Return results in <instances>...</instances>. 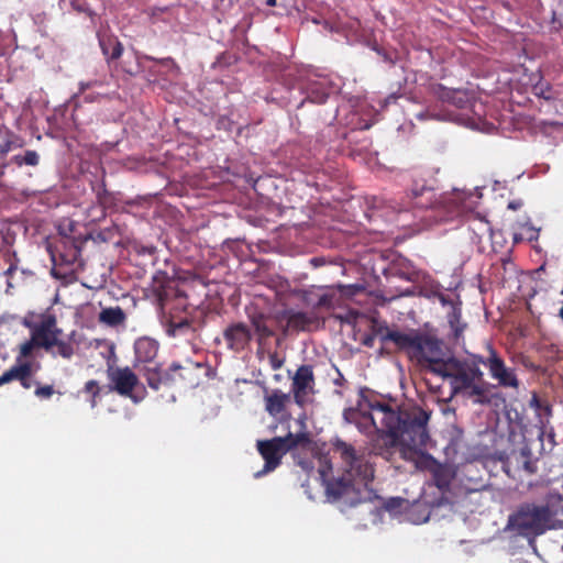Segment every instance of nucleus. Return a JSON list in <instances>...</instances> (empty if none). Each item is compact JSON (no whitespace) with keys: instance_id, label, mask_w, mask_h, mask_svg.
Instances as JSON below:
<instances>
[{"instance_id":"obj_19","label":"nucleus","mask_w":563,"mask_h":563,"mask_svg":"<svg viewBox=\"0 0 563 563\" xmlns=\"http://www.w3.org/2000/svg\"><path fill=\"white\" fill-rule=\"evenodd\" d=\"M247 317L254 330L253 335L256 338L258 345H264L268 339L275 335L269 324L271 316L255 309L247 312Z\"/></svg>"},{"instance_id":"obj_49","label":"nucleus","mask_w":563,"mask_h":563,"mask_svg":"<svg viewBox=\"0 0 563 563\" xmlns=\"http://www.w3.org/2000/svg\"><path fill=\"white\" fill-rule=\"evenodd\" d=\"M521 207H522V201L519 199L511 200L508 202V209H510V210L516 211V210L520 209Z\"/></svg>"},{"instance_id":"obj_27","label":"nucleus","mask_w":563,"mask_h":563,"mask_svg":"<svg viewBox=\"0 0 563 563\" xmlns=\"http://www.w3.org/2000/svg\"><path fill=\"white\" fill-rule=\"evenodd\" d=\"M462 302L459 301V305H453V309L448 313V323L453 333L454 339H460L464 330L466 328V323L462 321Z\"/></svg>"},{"instance_id":"obj_6","label":"nucleus","mask_w":563,"mask_h":563,"mask_svg":"<svg viewBox=\"0 0 563 563\" xmlns=\"http://www.w3.org/2000/svg\"><path fill=\"white\" fill-rule=\"evenodd\" d=\"M552 516L544 505L525 504L509 517L508 526L519 536L537 537L549 530Z\"/></svg>"},{"instance_id":"obj_34","label":"nucleus","mask_w":563,"mask_h":563,"mask_svg":"<svg viewBox=\"0 0 563 563\" xmlns=\"http://www.w3.org/2000/svg\"><path fill=\"white\" fill-rule=\"evenodd\" d=\"M470 229L475 233L478 240H482L484 236L492 235V227L490 223L484 218H474L471 221Z\"/></svg>"},{"instance_id":"obj_35","label":"nucleus","mask_w":563,"mask_h":563,"mask_svg":"<svg viewBox=\"0 0 563 563\" xmlns=\"http://www.w3.org/2000/svg\"><path fill=\"white\" fill-rule=\"evenodd\" d=\"M84 391L88 395H90V406L95 408L98 405V398L100 396L101 387L99 386V383L95 379H90L86 382L84 386Z\"/></svg>"},{"instance_id":"obj_28","label":"nucleus","mask_w":563,"mask_h":563,"mask_svg":"<svg viewBox=\"0 0 563 563\" xmlns=\"http://www.w3.org/2000/svg\"><path fill=\"white\" fill-rule=\"evenodd\" d=\"M30 364V362H22L11 366L0 376V386L8 384L12 380H22L23 376L25 375V371Z\"/></svg>"},{"instance_id":"obj_2","label":"nucleus","mask_w":563,"mask_h":563,"mask_svg":"<svg viewBox=\"0 0 563 563\" xmlns=\"http://www.w3.org/2000/svg\"><path fill=\"white\" fill-rule=\"evenodd\" d=\"M405 199L406 201L397 208L387 203L385 199L373 196L367 199V205L372 209L368 217L386 216L385 208H390L400 216L408 210H412L413 217L419 219L421 223L430 224L431 222L453 220L472 210L471 196L459 190L438 194L433 184L423 179L413 180Z\"/></svg>"},{"instance_id":"obj_24","label":"nucleus","mask_w":563,"mask_h":563,"mask_svg":"<svg viewBox=\"0 0 563 563\" xmlns=\"http://www.w3.org/2000/svg\"><path fill=\"white\" fill-rule=\"evenodd\" d=\"M432 479L434 485L440 490H448L452 479L454 478V471L451 466L445 464H440L437 461H433V467L431 468Z\"/></svg>"},{"instance_id":"obj_50","label":"nucleus","mask_w":563,"mask_h":563,"mask_svg":"<svg viewBox=\"0 0 563 563\" xmlns=\"http://www.w3.org/2000/svg\"><path fill=\"white\" fill-rule=\"evenodd\" d=\"M310 263L314 266V267H319L321 265L324 264V260L322 257H313L310 260Z\"/></svg>"},{"instance_id":"obj_41","label":"nucleus","mask_w":563,"mask_h":563,"mask_svg":"<svg viewBox=\"0 0 563 563\" xmlns=\"http://www.w3.org/2000/svg\"><path fill=\"white\" fill-rule=\"evenodd\" d=\"M54 393L55 390L52 385L40 386L37 384V387L34 390L35 396L41 399H48L54 395Z\"/></svg>"},{"instance_id":"obj_7","label":"nucleus","mask_w":563,"mask_h":563,"mask_svg":"<svg viewBox=\"0 0 563 563\" xmlns=\"http://www.w3.org/2000/svg\"><path fill=\"white\" fill-rule=\"evenodd\" d=\"M48 252L53 263L51 275L65 283L75 280L76 269L80 266L81 253L76 242L66 238L60 239L54 245H48Z\"/></svg>"},{"instance_id":"obj_18","label":"nucleus","mask_w":563,"mask_h":563,"mask_svg":"<svg viewBox=\"0 0 563 563\" xmlns=\"http://www.w3.org/2000/svg\"><path fill=\"white\" fill-rule=\"evenodd\" d=\"M201 363L186 361L185 364L173 363L172 372L177 377V383L184 384L186 387H196L201 379V372L203 371Z\"/></svg>"},{"instance_id":"obj_16","label":"nucleus","mask_w":563,"mask_h":563,"mask_svg":"<svg viewBox=\"0 0 563 563\" xmlns=\"http://www.w3.org/2000/svg\"><path fill=\"white\" fill-rule=\"evenodd\" d=\"M222 338L229 350L240 353L250 345L253 332L244 322H233L223 330Z\"/></svg>"},{"instance_id":"obj_36","label":"nucleus","mask_w":563,"mask_h":563,"mask_svg":"<svg viewBox=\"0 0 563 563\" xmlns=\"http://www.w3.org/2000/svg\"><path fill=\"white\" fill-rule=\"evenodd\" d=\"M96 75H97V78H95V79L79 82V92L80 93H85L88 89H91L95 87H102L107 84V77H106L104 71H102V73L97 71Z\"/></svg>"},{"instance_id":"obj_1","label":"nucleus","mask_w":563,"mask_h":563,"mask_svg":"<svg viewBox=\"0 0 563 563\" xmlns=\"http://www.w3.org/2000/svg\"><path fill=\"white\" fill-rule=\"evenodd\" d=\"M369 409L346 408L343 419L369 438L371 453L390 462L398 446L405 457L407 451L417 453L427 446L430 416L424 410L394 408L380 401L371 402Z\"/></svg>"},{"instance_id":"obj_25","label":"nucleus","mask_w":563,"mask_h":563,"mask_svg":"<svg viewBox=\"0 0 563 563\" xmlns=\"http://www.w3.org/2000/svg\"><path fill=\"white\" fill-rule=\"evenodd\" d=\"M529 406L536 411L539 427L544 429L552 416L551 405L547 400L541 399L536 393H533L529 401Z\"/></svg>"},{"instance_id":"obj_52","label":"nucleus","mask_w":563,"mask_h":563,"mask_svg":"<svg viewBox=\"0 0 563 563\" xmlns=\"http://www.w3.org/2000/svg\"><path fill=\"white\" fill-rule=\"evenodd\" d=\"M345 383V378L341 373H339V377L334 379V384L338 386H342Z\"/></svg>"},{"instance_id":"obj_23","label":"nucleus","mask_w":563,"mask_h":563,"mask_svg":"<svg viewBox=\"0 0 563 563\" xmlns=\"http://www.w3.org/2000/svg\"><path fill=\"white\" fill-rule=\"evenodd\" d=\"M289 401H290L289 394H285L279 389H275L272 391V394H269L268 396L265 397L266 411L271 416H274V417L279 416L285 411L286 406Z\"/></svg>"},{"instance_id":"obj_48","label":"nucleus","mask_w":563,"mask_h":563,"mask_svg":"<svg viewBox=\"0 0 563 563\" xmlns=\"http://www.w3.org/2000/svg\"><path fill=\"white\" fill-rule=\"evenodd\" d=\"M269 363L273 369H279L283 365V361L279 360L276 354L269 356Z\"/></svg>"},{"instance_id":"obj_31","label":"nucleus","mask_w":563,"mask_h":563,"mask_svg":"<svg viewBox=\"0 0 563 563\" xmlns=\"http://www.w3.org/2000/svg\"><path fill=\"white\" fill-rule=\"evenodd\" d=\"M329 93L321 84H311L307 90V97L305 100L322 104L327 101Z\"/></svg>"},{"instance_id":"obj_32","label":"nucleus","mask_w":563,"mask_h":563,"mask_svg":"<svg viewBox=\"0 0 563 563\" xmlns=\"http://www.w3.org/2000/svg\"><path fill=\"white\" fill-rule=\"evenodd\" d=\"M11 163L21 167L23 165L36 166L40 163V155L36 151L27 150L23 154H16L11 158Z\"/></svg>"},{"instance_id":"obj_55","label":"nucleus","mask_w":563,"mask_h":563,"mask_svg":"<svg viewBox=\"0 0 563 563\" xmlns=\"http://www.w3.org/2000/svg\"><path fill=\"white\" fill-rule=\"evenodd\" d=\"M266 4L268 7H275L276 5V0H266Z\"/></svg>"},{"instance_id":"obj_39","label":"nucleus","mask_w":563,"mask_h":563,"mask_svg":"<svg viewBox=\"0 0 563 563\" xmlns=\"http://www.w3.org/2000/svg\"><path fill=\"white\" fill-rule=\"evenodd\" d=\"M54 346L57 347V354L64 358H70L74 355V346L69 342L57 339Z\"/></svg>"},{"instance_id":"obj_56","label":"nucleus","mask_w":563,"mask_h":563,"mask_svg":"<svg viewBox=\"0 0 563 563\" xmlns=\"http://www.w3.org/2000/svg\"><path fill=\"white\" fill-rule=\"evenodd\" d=\"M559 317L563 320V301H562V307L559 310Z\"/></svg>"},{"instance_id":"obj_46","label":"nucleus","mask_w":563,"mask_h":563,"mask_svg":"<svg viewBox=\"0 0 563 563\" xmlns=\"http://www.w3.org/2000/svg\"><path fill=\"white\" fill-rule=\"evenodd\" d=\"M437 298L441 302L442 306H450L453 309V305H459V302H454L449 296L439 292L437 294Z\"/></svg>"},{"instance_id":"obj_45","label":"nucleus","mask_w":563,"mask_h":563,"mask_svg":"<svg viewBox=\"0 0 563 563\" xmlns=\"http://www.w3.org/2000/svg\"><path fill=\"white\" fill-rule=\"evenodd\" d=\"M404 503V499L400 498V497H397V498H390L386 504H385V508L389 511L391 510H396L397 508H399L401 506V504Z\"/></svg>"},{"instance_id":"obj_33","label":"nucleus","mask_w":563,"mask_h":563,"mask_svg":"<svg viewBox=\"0 0 563 563\" xmlns=\"http://www.w3.org/2000/svg\"><path fill=\"white\" fill-rule=\"evenodd\" d=\"M544 508H549L550 512H552L551 522L549 523L550 529H559L563 527V506L560 501L556 503H547Z\"/></svg>"},{"instance_id":"obj_58","label":"nucleus","mask_w":563,"mask_h":563,"mask_svg":"<svg viewBox=\"0 0 563 563\" xmlns=\"http://www.w3.org/2000/svg\"><path fill=\"white\" fill-rule=\"evenodd\" d=\"M562 550H563V544H562Z\"/></svg>"},{"instance_id":"obj_17","label":"nucleus","mask_w":563,"mask_h":563,"mask_svg":"<svg viewBox=\"0 0 563 563\" xmlns=\"http://www.w3.org/2000/svg\"><path fill=\"white\" fill-rule=\"evenodd\" d=\"M430 92L441 102L460 109L466 108L474 99V93L467 89H451L441 84L431 85Z\"/></svg>"},{"instance_id":"obj_42","label":"nucleus","mask_w":563,"mask_h":563,"mask_svg":"<svg viewBox=\"0 0 563 563\" xmlns=\"http://www.w3.org/2000/svg\"><path fill=\"white\" fill-rule=\"evenodd\" d=\"M19 383L25 389H30L33 385H37V383L32 379V364L27 366L25 375L22 380H19Z\"/></svg>"},{"instance_id":"obj_12","label":"nucleus","mask_w":563,"mask_h":563,"mask_svg":"<svg viewBox=\"0 0 563 563\" xmlns=\"http://www.w3.org/2000/svg\"><path fill=\"white\" fill-rule=\"evenodd\" d=\"M314 374L313 367L308 364L300 365L291 382V391L295 402L303 407L308 401V395L313 393Z\"/></svg>"},{"instance_id":"obj_29","label":"nucleus","mask_w":563,"mask_h":563,"mask_svg":"<svg viewBox=\"0 0 563 563\" xmlns=\"http://www.w3.org/2000/svg\"><path fill=\"white\" fill-rule=\"evenodd\" d=\"M99 320L109 325L121 324L125 320V314L120 307L102 309Z\"/></svg>"},{"instance_id":"obj_51","label":"nucleus","mask_w":563,"mask_h":563,"mask_svg":"<svg viewBox=\"0 0 563 563\" xmlns=\"http://www.w3.org/2000/svg\"><path fill=\"white\" fill-rule=\"evenodd\" d=\"M514 244H518L522 241H526L525 238H523V233H514Z\"/></svg>"},{"instance_id":"obj_30","label":"nucleus","mask_w":563,"mask_h":563,"mask_svg":"<svg viewBox=\"0 0 563 563\" xmlns=\"http://www.w3.org/2000/svg\"><path fill=\"white\" fill-rule=\"evenodd\" d=\"M159 368L161 366L156 363L146 364L143 367V377L145 378L147 385L154 390L162 388V380L158 378Z\"/></svg>"},{"instance_id":"obj_22","label":"nucleus","mask_w":563,"mask_h":563,"mask_svg":"<svg viewBox=\"0 0 563 563\" xmlns=\"http://www.w3.org/2000/svg\"><path fill=\"white\" fill-rule=\"evenodd\" d=\"M355 479L344 474L342 477L327 479L324 482L325 492L329 497L333 499H339L353 490V482Z\"/></svg>"},{"instance_id":"obj_4","label":"nucleus","mask_w":563,"mask_h":563,"mask_svg":"<svg viewBox=\"0 0 563 563\" xmlns=\"http://www.w3.org/2000/svg\"><path fill=\"white\" fill-rule=\"evenodd\" d=\"M377 334L382 342L394 343L399 351L407 354L410 361L432 374L449 352L444 342L435 334L419 329L400 332L380 327Z\"/></svg>"},{"instance_id":"obj_44","label":"nucleus","mask_w":563,"mask_h":563,"mask_svg":"<svg viewBox=\"0 0 563 563\" xmlns=\"http://www.w3.org/2000/svg\"><path fill=\"white\" fill-rule=\"evenodd\" d=\"M523 238L526 241H537L539 238V230L532 225H523Z\"/></svg>"},{"instance_id":"obj_3","label":"nucleus","mask_w":563,"mask_h":563,"mask_svg":"<svg viewBox=\"0 0 563 563\" xmlns=\"http://www.w3.org/2000/svg\"><path fill=\"white\" fill-rule=\"evenodd\" d=\"M482 362L484 357L481 355L461 358L448 352L433 374L449 383L451 396L463 395L476 404L485 405L490 401V397L489 385L484 380V373L479 367Z\"/></svg>"},{"instance_id":"obj_20","label":"nucleus","mask_w":563,"mask_h":563,"mask_svg":"<svg viewBox=\"0 0 563 563\" xmlns=\"http://www.w3.org/2000/svg\"><path fill=\"white\" fill-rule=\"evenodd\" d=\"M165 332L169 338H185L192 340L196 338L197 329L192 320L188 318L170 317L165 322Z\"/></svg>"},{"instance_id":"obj_14","label":"nucleus","mask_w":563,"mask_h":563,"mask_svg":"<svg viewBox=\"0 0 563 563\" xmlns=\"http://www.w3.org/2000/svg\"><path fill=\"white\" fill-rule=\"evenodd\" d=\"M537 459L532 457V453L528 446L521 448L518 452H514L504 462V471L508 476L516 478V474L523 472L527 475H533L538 471Z\"/></svg>"},{"instance_id":"obj_21","label":"nucleus","mask_w":563,"mask_h":563,"mask_svg":"<svg viewBox=\"0 0 563 563\" xmlns=\"http://www.w3.org/2000/svg\"><path fill=\"white\" fill-rule=\"evenodd\" d=\"M158 349L159 344L156 340L147 336L140 338L134 343L135 360L145 365L154 363Z\"/></svg>"},{"instance_id":"obj_57","label":"nucleus","mask_w":563,"mask_h":563,"mask_svg":"<svg viewBox=\"0 0 563 563\" xmlns=\"http://www.w3.org/2000/svg\"><path fill=\"white\" fill-rule=\"evenodd\" d=\"M561 294L563 295V288H562V291H561Z\"/></svg>"},{"instance_id":"obj_26","label":"nucleus","mask_w":563,"mask_h":563,"mask_svg":"<svg viewBox=\"0 0 563 563\" xmlns=\"http://www.w3.org/2000/svg\"><path fill=\"white\" fill-rule=\"evenodd\" d=\"M99 44L108 63L119 59L123 53L122 43L112 35H104L99 38Z\"/></svg>"},{"instance_id":"obj_47","label":"nucleus","mask_w":563,"mask_h":563,"mask_svg":"<svg viewBox=\"0 0 563 563\" xmlns=\"http://www.w3.org/2000/svg\"><path fill=\"white\" fill-rule=\"evenodd\" d=\"M107 195H108V191L106 189L104 184L100 185L98 190H97V199H98L100 205L103 206L106 203Z\"/></svg>"},{"instance_id":"obj_15","label":"nucleus","mask_w":563,"mask_h":563,"mask_svg":"<svg viewBox=\"0 0 563 563\" xmlns=\"http://www.w3.org/2000/svg\"><path fill=\"white\" fill-rule=\"evenodd\" d=\"M60 333L62 330L57 328L56 317L54 314H46L38 324L34 325L31 334L35 343H37V347L49 351L57 343Z\"/></svg>"},{"instance_id":"obj_13","label":"nucleus","mask_w":563,"mask_h":563,"mask_svg":"<svg viewBox=\"0 0 563 563\" xmlns=\"http://www.w3.org/2000/svg\"><path fill=\"white\" fill-rule=\"evenodd\" d=\"M302 301L313 310H331L339 300L331 287L311 286L302 291Z\"/></svg>"},{"instance_id":"obj_8","label":"nucleus","mask_w":563,"mask_h":563,"mask_svg":"<svg viewBox=\"0 0 563 563\" xmlns=\"http://www.w3.org/2000/svg\"><path fill=\"white\" fill-rule=\"evenodd\" d=\"M332 449L339 455L346 475L365 484L374 478V466L364 451L356 450L341 439L332 442Z\"/></svg>"},{"instance_id":"obj_40","label":"nucleus","mask_w":563,"mask_h":563,"mask_svg":"<svg viewBox=\"0 0 563 563\" xmlns=\"http://www.w3.org/2000/svg\"><path fill=\"white\" fill-rule=\"evenodd\" d=\"M37 346V343H35L33 335L31 334V339L23 342L20 345V356L21 357H27L32 354L34 347Z\"/></svg>"},{"instance_id":"obj_5","label":"nucleus","mask_w":563,"mask_h":563,"mask_svg":"<svg viewBox=\"0 0 563 563\" xmlns=\"http://www.w3.org/2000/svg\"><path fill=\"white\" fill-rule=\"evenodd\" d=\"M309 443L307 433H288L286 437H275L271 440H258L257 450L265 463L261 471L254 474L255 478H260L267 473L276 470L282 463V457L290 450L300 444Z\"/></svg>"},{"instance_id":"obj_10","label":"nucleus","mask_w":563,"mask_h":563,"mask_svg":"<svg viewBox=\"0 0 563 563\" xmlns=\"http://www.w3.org/2000/svg\"><path fill=\"white\" fill-rule=\"evenodd\" d=\"M107 377L110 390L124 397H132L133 390L139 384L137 375L129 366L108 365Z\"/></svg>"},{"instance_id":"obj_38","label":"nucleus","mask_w":563,"mask_h":563,"mask_svg":"<svg viewBox=\"0 0 563 563\" xmlns=\"http://www.w3.org/2000/svg\"><path fill=\"white\" fill-rule=\"evenodd\" d=\"M159 380H162V387H170L175 384H177V377L172 372V365L168 369H162L159 368Z\"/></svg>"},{"instance_id":"obj_11","label":"nucleus","mask_w":563,"mask_h":563,"mask_svg":"<svg viewBox=\"0 0 563 563\" xmlns=\"http://www.w3.org/2000/svg\"><path fill=\"white\" fill-rule=\"evenodd\" d=\"M485 365L492 378L498 382L501 387L515 388L519 387V379L514 368L507 367L504 360L497 352L489 347V356L482 362Z\"/></svg>"},{"instance_id":"obj_37","label":"nucleus","mask_w":563,"mask_h":563,"mask_svg":"<svg viewBox=\"0 0 563 563\" xmlns=\"http://www.w3.org/2000/svg\"><path fill=\"white\" fill-rule=\"evenodd\" d=\"M318 472L322 482H327L329 479V475L332 472V463L331 460L327 455H320L318 457Z\"/></svg>"},{"instance_id":"obj_9","label":"nucleus","mask_w":563,"mask_h":563,"mask_svg":"<svg viewBox=\"0 0 563 563\" xmlns=\"http://www.w3.org/2000/svg\"><path fill=\"white\" fill-rule=\"evenodd\" d=\"M274 321L284 336L292 332H310L320 328L321 322L314 313L284 309L274 314Z\"/></svg>"},{"instance_id":"obj_54","label":"nucleus","mask_w":563,"mask_h":563,"mask_svg":"<svg viewBox=\"0 0 563 563\" xmlns=\"http://www.w3.org/2000/svg\"><path fill=\"white\" fill-rule=\"evenodd\" d=\"M396 99H397V97L395 95H390L387 97L386 103H390L391 101H395Z\"/></svg>"},{"instance_id":"obj_43","label":"nucleus","mask_w":563,"mask_h":563,"mask_svg":"<svg viewBox=\"0 0 563 563\" xmlns=\"http://www.w3.org/2000/svg\"><path fill=\"white\" fill-rule=\"evenodd\" d=\"M417 119L420 121L428 120V119L444 120V119H446V115L442 114V113H435L432 110L428 109L426 111L418 113Z\"/></svg>"},{"instance_id":"obj_53","label":"nucleus","mask_w":563,"mask_h":563,"mask_svg":"<svg viewBox=\"0 0 563 563\" xmlns=\"http://www.w3.org/2000/svg\"><path fill=\"white\" fill-rule=\"evenodd\" d=\"M15 271H16V265L15 264H11L9 266V268L5 271V275L7 276H11Z\"/></svg>"}]
</instances>
